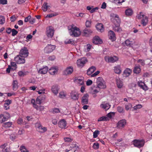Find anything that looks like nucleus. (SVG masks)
<instances>
[{
	"label": "nucleus",
	"instance_id": "nucleus-1",
	"mask_svg": "<svg viewBox=\"0 0 152 152\" xmlns=\"http://www.w3.org/2000/svg\"><path fill=\"white\" fill-rule=\"evenodd\" d=\"M69 33L71 36L75 37L79 36L81 34V31L79 28L72 24L68 27Z\"/></svg>",
	"mask_w": 152,
	"mask_h": 152
},
{
	"label": "nucleus",
	"instance_id": "nucleus-2",
	"mask_svg": "<svg viewBox=\"0 0 152 152\" xmlns=\"http://www.w3.org/2000/svg\"><path fill=\"white\" fill-rule=\"evenodd\" d=\"M96 83L97 86L100 89H104L106 87L105 82L101 77H99L97 78Z\"/></svg>",
	"mask_w": 152,
	"mask_h": 152
},
{
	"label": "nucleus",
	"instance_id": "nucleus-3",
	"mask_svg": "<svg viewBox=\"0 0 152 152\" xmlns=\"http://www.w3.org/2000/svg\"><path fill=\"white\" fill-rule=\"evenodd\" d=\"M79 94L77 91L73 90L70 92L69 96L70 99L73 101H76L79 99Z\"/></svg>",
	"mask_w": 152,
	"mask_h": 152
},
{
	"label": "nucleus",
	"instance_id": "nucleus-4",
	"mask_svg": "<svg viewBox=\"0 0 152 152\" xmlns=\"http://www.w3.org/2000/svg\"><path fill=\"white\" fill-rule=\"evenodd\" d=\"M87 59L85 57H83L77 60V64L78 67L82 68L87 62Z\"/></svg>",
	"mask_w": 152,
	"mask_h": 152
},
{
	"label": "nucleus",
	"instance_id": "nucleus-5",
	"mask_svg": "<svg viewBox=\"0 0 152 152\" xmlns=\"http://www.w3.org/2000/svg\"><path fill=\"white\" fill-rule=\"evenodd\" d=\"M133 142L134 146L138 148L143 147L145 143L143 140H134Z\"/></svg>",
	"mask_w": 152,
	"mask_h": 152
},
{
	"label": "nucleus",
	"instance_id": "nucleus-6",
	"mask_svg": "<svg viewBox=\"0 0 152 152\" xmlns=\"http://www.w3.org/2000/svg\"><path fill=\"white\" fill-rule=\"evenodd\" d=\"M24 58L19 55L17 56L14 58V60L18 64H24L25 62Z\"/></svg>",
	"mask_w": 152,
	"mask_h": 152
},
{
	"label": "nucleus",
	"instance_id": "nucleus-7",
	"mask_svg": "<svg viewBox=\"0 0 152 152\" xmlns=\"http://www.w3.org/2000/svg\"><path fill=\"white\" fill-rule=\"evenodd\" d=\"M56 46L54 45H48L44 49V52L47 53H50L53 52L56 48Z\"/></svg>",
	"mask_w": 152,
	"mask_h": 152
},
{
	"label": "nucleus",
	"instance_id": "nucleus-8",
	"mask_svg": "<svg viewBox=\"0 0 152 152\" xmlns=\"http://www.w3.org/2000/svg\"><path fill=\"white\" fill-rule=\"evenodd\" d=\"M54 30L53 27L49 26L47 28L46 34L49 38H52L54 34Z\"/></svg>",
	"mask_w": 152,
	"mask_h": 152
},
{
	"label": "nucleus",
	"instance_id": "nucleus-9",
	"mask_svg": "<svg viewBox=\"0 0 152 152\" xmlns=\"http://www.w3.org/2000/svg\"><path fill=\"white\" fill-rule=\"evenodd\" d=\"M104 59L105 61L107 62L114 63L117 61L118 59V58L116 56L113 57L106 56L105 57Z\"/></svg>",
	"mask_w": 152,
	"mask_h": 152
},
{
	"label": "nucleus",
	"instance_id": "nucleus-10",
	"mask_svg": "<svg viewBox=\"0 0 152 152\" xmlns=\"http://www.w3.org/2000/svg\"><path fill=\"white\" fill-rule=\"evenodd\" d=\"M111 19V20L113 21L115 24V22L117 23H120V19L118 15L114 13H112L110 15Z\"/></svg>",
	"mask_w": 152,
	"mask_h": 152
},
{
	"label": "nucleus",
	"instance_id": "nucleus-11",
	"mask_svg": "<svg viewBox=\"0 0 152 152\" xmlns=\"http://www.w3.org/2000/svg\"><path fill=\"white\" fill-rule=\"evenodd\" d=\"M126 121L125 119H122L119 121L117 124V127L119 129H122L125 126Z\"/></svg>",
	"mask_w": 152,
	"mask_h": 152
},
{
	"label": "nucleus",
	"instance_id": "nucleus-12",
	"mask_svg": "<svg viewBox=\"0 0 152 152\" xmlns=\"http://www.w3.org/2000/svg\"><path fill=\"white\" fill-rule=\"evenodd\" d=\"M20 55L24 57H27L29 53L27 48L24 47L22 48L19 53Z\"/></svg>",
	"mask_w": 152,
	"mask_h": 152
},
{
	"label": "nucleus",
	"instance_id": "nucleus-13",
	"mask_svg": "<svg viewBox=\"0 0 152 152\" xmlns=\"http://www.w3.org/2000/svg\"><path fill=\"white\" fill-rule=\"evenodd\" d=\"M73 72V68L72 66L67 67L64 70V74L66 75L71 74Z\"/></svg>",
	"mask_w": 152,
	"mask_h": 152
},
{
	"label": "nucleus",
	"instance_id": "nucleus-14",
	"mask_svg": "<svg viewBox=\"0 0 152 152\" xmlns=\"http://www.w3.org/2000/svg\"><path fill=\"white\" fill-rule=\"evenodd\" d=\"M89 95L87 94H84L81 98V103L83 105L86 104H88V98Z\"/></svg>",
	"mask_w": 152,
	"mask_h": 152
},
{
	"label": "nucleus",
	"instance_id": "nucleus-15",
	"mask_svg": "<svg viewBox=\"0 0 152 152\" xmlns=\"http://www.w3.org/2000/svg\"><path fill=\"white\" fill-rule=\"evenodd\" d=\"M74 82L79 86L83 85L84 84V78L83 77H75Z\"/></svg>",
	"mask_w": 152,
	"mask_h": 152
},
{
	"label": "nucleus",
	"instance_id": "nucleus-16",
	"mask_svg": "<svg viewBox=\"0 0 152 152\" xmlns=\"http://www.w3.org/2000/svg\"><path fill=\"white\" fill-rule=\"evenodd\" d=\"M111 105L105 102H103L100 105V107L105 111L108 110L110 107Z\"/></svg>",
	"mask_w": 152,
	"mask_h": 152
},
{
	"label": "nucleus",
	"instance_id": "nucleus-17",
	"mask_svg": "<svg viewBox=\"0 0 152 152\" xmlns=\"http://www.w3.org/2000/svg\"><path fill=\"white\" fill-rule=\"evenodd\" d=\"M92 42L95 44H99L102 43V41L98 36H95L93 39Z\"/></svg>",
	"mask_w": 152,
	"mask_h": 152
},
{
	"label": "nucleus",
	"instance_id": "nucleus-18",
	"mask_svg": "<svg viewBox=\"0 0 152 152\" xmlns=\"http://www.w3.org/2000/svg\"><path fill=\"white\" fill-rule=\"evenodd\" d=\"M93 31L90 29L85 28L83 30V34L84 36L88 37L93 33Z\"/></svg>",
	"mask_w": 152,
	"mask_h": 152
},
{
	"label": "nucleus",
	"instance_id": "nucleus-19",
	"mask_svg": "<svg viewBox=\"0 0 152 152\" xmlns=\"http://www.w3.org/2000/svg\"><path fill=\"white\" fill-rule=\"evenodd\" d=\"M36 126L37 127V130L40 132L42 133L44 132L47 130L46 127H43L39 124H37L36 125Z\"/></svg>",
	"mask_w": 152,
	"mask_h": 152
},
{
	"label": "nucleus",
	"instance_id": "nucleus-20",
	"mask_svg": "<svg viewBox=\"0 0 152 152\" xmlns=\"http://www.w3.org/2000/svg\"><path fill=\"white\" fill-rule=\"evenodd\" d=\"M138 86L142 89L145 91L148 89V88L145 83L141 81H139L138 82Z\"/></svg>",
	"mask_w": 152,
	"mask_h": 152
},
{
	"label": "nucleus",
	"instance_id": "nucleus-21",
	"mask_svg": "<svg viewBox=\"0 0 152 152\" xmlns=\"http://www.w3.org/2000/svg\"><path fill=\"white\" fill-rule=\"evenodd\" d=\"M48 70L47 66H45L43 68H40L38 71V73L39 74L44 75L46 74Z\"/></svg>",
	"mask_w": 152,
	"mask_h": 152
},
{
	"label": "nucleus",
	"instance_id": "nucleus-22",
	"mask_svg": "<svg viewBox=\"0 0 152 152\" xmlns=\"http://www.w3.org/2000/svg\"><path fill=\"white\" fill-rule=\"evenodd\" d=\"M109 38L112 41H115L116 39V37L114 32L112 31H110L108 32Z\"/></svg>",
	"mask_w": 152,
	"mask_h": 152
},
{
	"label": "nucleus",
	"instance_id": "nucleus-23",
	"mask_svg": "<svg viewBox=\"0 0 152 152\" xmlns=\"http://www.w3.org/2000/svg\"><path fill=\"white\" fill-rule=\"evenodd\" d=\"M113 70L116 74L119 75L121 73L122 70L120 65H118L114 67Z\"/></svg>",
	"mask_w": 152,
	"mask_h": 152
},
{
	"label": "nucleus",
	"instance_id": "nucleus-24",
	"mask_svg": "<svg viewBox=\"0 0 152 152\" xmlns=\"http://www.w3.org/2000/svg\"><path fill=\"white\" fill-rule=\"evenodd\" d=\"M132 72V69L126 68L124 71L123 75L125 77H128L131 74Z\"/></svg>",
	"mask_w": 152,
	"mask_h": 152
},
{
	"label": "nucleus",
	"instance_id": "nucleus-25",
	"mask_svg": "<svg viewBox=\"0 0 152 152\" xmlns=\"http://www.w3.org/2000/svg\"><path fill=\"white\" fill-rule=\"evenodd\" d=\"M66 125V123L64 119L61 120L58 123L59 127L61 128H65Z\"/></svg>",
	"mask_w": 152,
	"mask_h": 152
},
{
	"label": "nucleus",
	"instance_id": "nucleus-26",
	"mask_svg": "<svg viewBox=\"0 0 152 152\" xmlns=\"http://www.w3.org/2000/svg\"><path fill=\"white\" fill-rule=\"evenodd\" d=\"M134 42V39L132 38H129L125 41V44L128 46H131Z\"/></svg>",
	"mask_w": 152,
	"mask_h": 152
},
{
	"label": "nucleus",
	"instance_id": "nucleus-27",
	"mask_svg": "<svg viewBox=\"0 0 152 152\" xmlns=\"http://www.w3.org/2000/svg\"><path fill=\"white\" fill-rule=\"evenodd\" d=\"M100 91V88L97 86L93 87L91 89V93L93 95L95 94L98 93Z\"/></svg>",
	"mask_w": 152,
	"mask_h": 152
},
{
	"label": "nucleus",
	"instance_id": "nucleus-28",
	"mask_svg": "<svg viewBox=\"0 0 152 152\" xmlns=\"http://www.w3.org/2000/svg\"><path fill=\"white\" fill-rule=\"evenodd\" d=\"M96 27L97 30L100 32H102L104 30L103 26L102 23H98L96 25Z\"/></svg>",
	"mask_w": 152,
	"mask_h": 152
},
{
	"label": "nucleus",
	"instance_id": "nucleus-29",
	"mask_svg": "<svg viewBox=\"0 0 152 152\" xmlns=\"http://www.w3.org/2000/svg\"><path fill=\"white\" fill-rule=\"evenodd\" d=\"M58 69L57 67H52L50 68L49 70V72L51 75H54L57 73Z\"/></svg>",
	"mask_w": 152,
	"mask_h": 152
},
{
	"label": "nucleus",
	"instance_id": "nucleus-30",
	"mask_svg": "<svg viewBox=\"0 0 152 152\" xmlns=\"http://www.w3.org/2000/svg\"><path fill=\"white\" fill-rule=\"evenodd\" d=\"M51 90L53 93L55 95L58 93L59 88L57 86H53L51 88Z\"/></svg>",
	"mask_w": 152,
	"mask_h": 152
},
{
	"label": "nucleus",
	"instance_id": "nucleus-31",
	"mask_svg": "<svg viewBox=\"0 0 152 152\" xmlns=\"http://www.w3.org/2000/svg\"><path fill=\"white\" fill-rule=\"evenodd\" d=\"M96 69V68L95 66H91L87 70V74L88 75H91V74L95 71Z\"/></svg>",
	"mask_w": 152,
	"mask_h": 152
},
{
	"label": "nucleus",
	"instance_id": "nucleus-32",
	"mask_svg": "<svg viewBox=\"0 0 152 152\" xmlns=\"http://www.w3.org/2000/svg\"><path fill=\"white\" fill-rule=\"evenodd\" d=\"M119 24L120 23H117V24L115 25V26L113 27V30L118 32H120L122 31V28L120 27Z\"/></svg>",
	"mask_w": 152,
	"mask_h": 152
},
{
	"label": "nucleus",
	"instance_id": "nucleus-33",
	"mask_svg": "<svg viewBox=\"0 0 152 152\" xmlns=\"http://www.w3.org/2000/svg\"><path fill=\"white\" fill-rule=\"evenodd\" d=\"M148 18L146 16L142 19L141 23L143 26H145L147 25L148 23Z\"/></svg>",
	"mask_w": 152,
	"mask_h": 152
},
{
	"label": "nucleus",
	"instance_id": "nucleus-34",
	"mask_svg": "<svg viewBox=\"0 0 152 152\" xmlns=\"http://www.w3.org/2000/svg\"><path fill=\"white\" fill-rule=\"evenodd\" d=\"M12 89L13 90H16L18 87V81L16 80H14L12 84Z\"/></svg>",
	"mask_w": 152,
	"mask_h": 152
},
{
	"label": "nucleus",
	"instance_id": "nucleus-35",
	"mask_svg": "<svg viewBox=\"0 0 152 152\" xmlns=\"http://www.w3.org/2000/svg\"><path fill=\"white\" fill-rule=\"evenodd\" d=\"M48 4V3L46 2H45L44 3L42 7V9L43 11H46L48 10V8L50 7V6Z\"/></svg>",
	"mask_w": 152,
	"mask_h": 152
},
{
	"label": "nucleus",
	"instance_id": "nucleus-36",
	"mask_svg": "<svg viewBox=\"0 0 152 152\" xmlns=\"http://www.w3.org/2000/svg\"><path fill=\"white\" fill-rule=\"evenodd\" d=\"M141 71V69L140 66H137L134 67L133 70V72L134 73L138 74L140 73Z\"/></svg>",
	"mask_w": 152,
	"mask_h": 152
},
{
	"label": "nucleus",
	"instance_id": "nucleus-37",
	"mask_svg": "<svg viewBox=\"0 0 152 152\" xmlns=\"http://www.w3.org/2000/svg\"><path fill=\"white\" fill-rule=\"evenodd\" d=\"M64 43L66 44H71L72 45H75V42L72 39H67L64 41Z\"/></svg>",
	"mask_w": 152,
	"mask_h": 152
},
{
	"label": "nucleus",
	"instance_id": "nucleus-38",
	"mask_svg": "<svg viewBox=\"0 0 152 152\" xmlns=\"http://www.w3.org/2000/svg\"><path fill=\"white\" fill-rule=\"evenodd\" d=\"M133 12L132 10L130 8L128 9L125 11L126 15L128 16L132 15Z\"/></svg>",
	"mask_w": 152,
	"mask_h": 152
},
{
	"label": "nucleus",
	"instance_id": "nucleus-39",
	"mask_svg": "<svg viewBox=\"0 0 152 152\" xmlns=\"http://www.w3.org/2000/svg\"><path fill=\"white\" fill-rule=\"evenodd\" d=\"M116 81L117 87L119 88H122L123 85L122 82L120 79H117Z\"/></svg>",
	"mask_w": 152,
	"mask_h": 152
},
{
	"label": "nucleus",
	"instance_id": "nucleus-40",
	"mask_svg": "<svg viewBox=\"0 0 152 152\" xmlns=\"http://www.w3.org/2000/svg\"><path fill=\"white\" fill-rule=\"evenodd\" d=\"M117 110L120 113H124L125 111L123 107L120 106H118L117 107Z\"/></svg>",
	"mask_w": 152,
	"mask_h": 152
},
{
	"label": "nucleus",
	"instance_id": "nucleus-41",
	"mask_svg": "<svg viewBox=\"0 0 152 152\" xmlns=\"http://www.w3.org/2000/svg\"><path fill=\"white\" fill-rule=\"evenodd\" d=\"M6 118L4 115L1 114L0 115V122L1 123H3L6 121L7 119Z\"/></svg>",
	"mask_w": 152,
	"mask_h": 152
},
{
	"label": "nucleus",
	"instance_id": "nucleus-42",
	"mask_svg": "<svg viewBox=\"0 0 152 152\" xmlns=\"http://www.w3.org/2000/svg\"><path fill=\"white\" fill-rule=\"evenodd\" d=\"M98 121H109V119H108L107 115L106 116H103L100 117L98 119Z\"/></svg>",
	"mask_w": 152,
	"mask_h": 152
},
{
	"label": "nucleus",
	"instance_id": "nucleus-43",
	"mask_svg": "<svg viewBox=\"0 0 152 152\" xmlns=\"http://www.w3.org/2000/svg\"><path fill=\"white\" fill-rule=\"evenodd\" d=\"M115 114V113L114 112H110L107 114V116L108 119H109V120H110L112 117L114 116Z\"/></svg>",
	"mask_w": 152,
	"mask_h": 152
},
{
	"label": "nucleus",
	"instance_id": "nucleus-44",
	"mask_svg": "<svg viewBox=\"0 0 152 152\" xmlns=\"http://www.w3.org/2000/svg\"><path fill=\"white\" fill-rule=\"evenodd\" d=\"M12 123L11 122H8L3 124L2 126L5 128L10 127L12 125Z\"/></svg>",
	"mask_w": 152,
	"mask_h": 152
},
{
	"label": "nucleus",
	"instance_id": "nucleus-45",
	"mask_svg": "<svg viewBox=\"0 0 152 152\" xmlns=\"http://www.w3.org/2000/svg\"><path fill=\"white\" fill-rule=\"evenodd\" d=\"M145 16H146L145 15L143 14V13L142 12H141L137 14L136 17L138 19H141L142 18H143Z\"/></svg>",
	"mask_w": 152,
	"mask_h": 152
},
{
	"label": "nucleus",
	"instance_id": "nucleus-46",
	"mask_svg": "<svg viewBox=\"0 0 152 152\" xmlns=\"http://www.w3.org/2000/svg\"><path fill=\"white\" fill-rule=\"evenodd\" d=\"M58 15V13L55 12L54 13H52L48 15L46 17V18H50L56 16Z\"/></svg>",
	"mask_w": 152,
	"mask_h": 152
},
{
	"label": "nucleus",
	"instance_id": "nucleus-47",
	"mask_svg": "<svg viewBox=\"0 0 152 152\" xmlns=\"http://www.w3.org/2000/svg\"><path fill=\"white\" fill-rule=\"evenodd\" d=\"M66 92L64 91H61L60 92L59 96L61 98H64L66 97Z\"/></svg>",
	"mask_w": 152,
	"mask_h": 152
},
{
	"label": "nucleus",
	"instance_id": "nucleus-48",
	"mask_svg": "<svg viewBox=\"0 0 152 152\" xmlns=\"http://www.w3.org/2000/svg\"><path fill=\"white\" fill-rule=\"evenodd\" d=\"M124 1V0H113L112 2L116 4H120Z\"/></svg>",
	"mask_w": 152,
	"mask_h": 152
},
{
	"label": "nucleus",
	"instance_id": "nucleus-49",
	"mask_svg": "<svg viewBox=\"0 0 152 152\" xmlns=\"http://www.w3.org/2000/svg\"><path fill=\"white\" fill-rule=\"evenodd\" d=\"M99 133L100 132L98 130H96V131L93 132V138H96L98 137V136L99 134Z\"/></svg>",
	"mask_w": 152,
	"mask_h": 152
},
{
	"label": "nucleus",
	"instance_id": "nucleus-50",
	"mask_svg": "<svg viewBox=\"0 0 152 152\" xmlns=\"http://www.w3.org/2000/svg\"><path fill=\"white\" fill-rule=\"evenodd\" d=\"M137 62L140 64L142 66H144L145 65V61L144 60L139 59L137 60Z\"/></svg>",
	"mask_w": 152,
	"mask_h": 152
},
{
	"label": "nucleus",
	"instance_id": "nucleus-51",
	"mask_svg": "<svg viewBox=\"0 0 152 152\" xmlns=\"http://www.w3.org/2000/svg\"><path fill=\"white\" fill-rule=\"evenodd\" d=\"M142 107V106L141 104H138L136 105V106H135L134 107H133V110H137L141 108Z\"/></svg>",
	"mask_w": 152,
	"mask_h": 152
},
{
	"label": "nucleus",
	"instance_id": "nucleus-52",
	"mask_svg": "<svg viewBox=\"0 0 152 152\" xmlns=\"http://www.w3.org/2000/svg\"><path fill=\"white\" fill-rule=\"evenodd\" d=\"M5 22V19L3 16H0V24H3Z\"/></svg>",
	"mask_w": 152,
	"mask_h": 152
},
{
	"label": "nucleus",
	"instance_id": "nucleus-53",
	"mask_svg": "<svg viewBox=\"0 0 152 152\" xmlns=\"http://www.w3.org/2000/svg\"><path fill=\"white\" fill-rule=\"evenodd\" d=\"M34 108H36L37 110L42 111L44 110V107L43 106L41 105L38 106L37 105V107H34Z\"/></svg>",
	"mask_w": 152,
	"mask_h": 152
},
{
	"label": "nucleus",
	"instance_id": "nucleus-54",
	"mask_svg": "<svg viewBox=\"0 0 152 152\" xmlns=\"http://www.w3.org/2000/svg\"><path fill=\"white\" fill-rule=\"evenodd\" d=\"M132 107V105L131 104H129L125 105V109L126 110H131Z\"/></svg>",
	"mask_w": 152,
	"mask_h": 152
},
{
	"label": "nucleus",
	"instance_id": "nucleus-55",
	"mask_svg": "<svg viewBox=\"0 0 152 152\" xmlns=\"http://www.w3.org/2000/svg\"><path fill=\"white\" fill-rule=\"evenodd\" d=\"M64 141L66 142H71L73 140V139L70 137H64Z\"/></svg>",
	"mask_w": 152,
	"mask_h": 152
},
{
	"label": "nucleus",
	"instance_id": "nucleus-56",
	"mask_svg": "<svg viewBox=\"0 0 152 152\" xmlns=\"http://www.w3.org/2000/svg\"><path fill=\"white\" fill-rule=\"evenodd\" d=\"M45 88H42L41 89H39L37 91L38 94H45Z\"/></svg>",
	"mask_w": 152,
	"mask_h": 152
},
{
	"label": "nucleus",
	"instance_id": "nucleus-57",
	"mask_svg": "<svg viewBox=\"0 0 152 152\" xmlns=\"http://www.w3.org/2000/svg\"><path fill=\"white\" fill-rule=\"evenodd\" d=\"M20 150L21 152H29L25 146H21L20 147Z\"/></svg>",
	"mask_w": 152,
	"mask_h": 152
},
{
	"label": "nucleus",
	"instance_id": "nucleus-58",
	"mask_svg": "<svg viewBox=\"0 0 152 152\" xmlns=\"http://www.w3.org/2000/svg\"><path fill=\"white\" fill-rule=\"evenodd\" d=\"M93 148L95 149H97L99 148V145L97 142H95L94 143Z\"/></svg>",
	"mask_w": 152,
	"mask_h": 152
},
{
	"label": "nucleus",
	"instance_id": "nucleus-59",
	"mask_svg": "<svg viewBox=\"0 0 152 152\" xmlns=\"http://www.w3.org/2000/svg\"><path fill=\"white\" fill-rule=\"evenodd\" d=\"M91 25V22L89 20H87L86 22V26L87 27H89Z\"/></svg>",
	"mask_w": 152,
	"mask_h": 152
},
{
	"label": "nucleus",
	"instance_id": "nucleus-60",
	"mask_svg": "<svg viewBox=\"0 0 152 152\" xmlns=\"http://www.w3.org/2000/svg\"><path fill=\"white\" fill-rule=\"evenodd\" d=\"M17 17H16L15 15H13L10 18V20L11 22H14L17 19Z\"/></svg>",
	"mask_w": 152,
	"mask_h": 152
},
{
	"label": "nucleus",
	"instance_id": "nucleus-61",
	"mask_svg": "<svg viewBox=\"0 0 152 152\" xmlns=\"http://www.w3.org/2000/svg\"><path fill=\"white\" fill-rule=\"evenodd\" d=\"M12 36H14L15 35H16L17 34L18 32L17 31H16L15 29H13L12 30Z\"/></svg>",
	"mask_w": 152,
	"mask_h": 152
},
{
	"label": "nucleus",
	"instance_id": "nucleus-62",
	"mask_svg": "<svg viewBox=\"0 0 152 152\" xmlns=\"http://www.w3.org/2000/svg\"><path fill=\"white\" fill-rule=\"evenodd\" d=\"M99 9V8L98 7H96L94 8H92L91 10L90 11V12L91 13H93L94 12L98 10Z\"/></svg>",
	"mask_w": 152,
	"mask_h": 152
},
{
	"label": "nucleus",
	"instance_id": "nucleus-63",
	"mask_svg": "<svg viewBox=\"0 0 152 152\" xmlns=\"http://www.w3.org/2000/svg\"><path fill=\"white\" fill-rule=\"evenodd\" d=\"M12 133V131L10 130H6L4 131V133L6 135H10Z\"/></svg>",
	"mask_w": 152,
	"mask_h": 152
},
{
	"label": "nucleus",
	"instance_id": "nucleus-64",
	"mask_svg": "<svg viewBox=\"0 0 152 152\" xmlns=\"http://www.w3.org/2000/svg\"><path fill=\"white\" fill-rule=\"evenodd\" d=\"M2 151L3 152H10V149L9 148L6 147L5 149H2Z\"/></svg>",
	"mask_w": 152,
	"mask_h": 152
}]
</instances>
